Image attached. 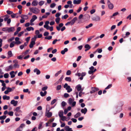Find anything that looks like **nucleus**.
I'll list each match as a JSON object with an SVG mask.
<instances>
[{
	"instance_id": "nucleus-52",
	"label": "nucleus",
	"mask_w": 131,
	"mask_h": 131,
	"mask_svg": "<svg viewBox=\"0 0 131 131\" xmlns=\"http://www.w3.org/2000/svg\"><path fill=\"white\" fill-rule=\"evenodd\" d=\"M69 17L68 15L67 14H66L62 17V19H67Z\"/></svg>"
},
{
	"instance_id": "nucleus-18",
	"label": "nucleus",
	"mask_w": 131,
	"mask_h": 131,
	"mask_svg": "<svg viewBox=\"0 0 131 131\" xmlns=\"http://www.w3.org/2000/svg\"><path fill=\"white\" fill-rule=\"evenodd\" d=\"M37 18V17L35 15H33L32 16V18L30 20V21L33 22Z\"/></svg>"
},
{
	"instance_id": "nucleus-53",
	"label": "nucleus",
	"mask_w": 131,
	"mask_h": 131,
	"mask_svg": "<svg viewBox=\"0 0 131 131\" xmlns=\"http://www.w3.org/2000/svg\"><path fill=\"white\" fill-rule=\"evenodd\" d=\"M18 14V13L16 14H12L11 15V16L13 18H14L16 17V15H17Z\"/></svg>"
},
{
	"instance_id": "nucleus-41",
	"label": "nucleus",
	"mask_w": 131,
	"mask_h": 131,
	"mask_svg": "<svg viewBox=\"0 0 131 131\" xmlns=\"http://www.w3.org/2000/svg\"><path fill=\"white\" fill-rule=\"evenodd\" d=\"M6 117V115H3V116H0V120H2L5 119Z\"/></svg>"
},
{
	"instance_id": "nucleus-11",
	"label": "nucleus",
	"mask_w": 131,
	"mask_h": 131,
	"mask_svg": "<svg viewBox=\"0 0 131 131\" xmlns=\"http://www.w3.org/2000/svg\"><path fill=\"white\" fill-rule=\"evenodd\" d=\"M90 17V16L88 14H86L84 15L83 17V18L84 19L87 20L89 19Z\"/></svg>"
},
{
	"instance_id": "nucleus-47",
	"label": "nucleus",
	"mask_w": 131,
	"mask_h": 131,
	"mask_svg": "<svg viewBox=\"0 0 131 131\" xmlns=\"http://www.w3.org/2000/svg\"><path fill=\"white\" fill-rule=\"evenodd\" d=\"M61 70H60V71H58L57 73L55 74V76L56 77L60 73H61Z\"/></svg>"
},
{
	"instance_id": "nucleus-1",
	"label": "nucleus",
	"mask_w": 131,
	"mask_h": 131,
	"mask_svg": "<svg viewBox=\"0 0 131 131\" xmlns=\"http://www.w3.org/2000/svg\"><path fill=\"white\" fill-rule=\"evenodd\" d=\"M30 12L35 14H37L40 12L39 10L36 7L31 8H30Z\"/></svg>"
},
{
	"instance_id": "nucleus-8",
	"label": "nucleus",
	"mask_w": 131,
	"mask_h": 131,
	"mask_svg": "<svg viewBox=\"0 0 131 131\" xmlns=\"http://www.w3.org/2000/svg\"><path fill=\"white\" fill-rule=\"evenodd\" d=\"M13 66L10 65L9 66L6 67L5 69V70L7 71H8L13 70Z\"/></svg>"
},
{
	"instance_id": "nucleus-61",
	"label": "nucleus",
	"mask_w": 131,
	"mask_h": 131,
	"mask_svg": "<svg viewBox=\"0 0 131 131\" xmlns=\"http://www.w3.org/2000/svg\"><path fill=\"white\" fill-rule=\"evenodd\" d=\"M44 27L45 28H46V29L47 30H48L49 29V28H50V26H49L48 25H44Z\"/></svg>"
},
{
	"instance_id": "nucleus-7",
	"label": "nucleus",
	"mask_w": 131,
	"mask_h": 131,
	"mask_svg": "<svg viewBox=\"0 0 131 131\" xmlns=\"http://www.w3.org/2000/svg\"><path fill=\"white\" fill-rule=\"evenodd\" d=\"M91 91H90V93L92 94L99 90V89L97 88L92 87L91 88Z\"/></svg>"
},
{
	"instance_id": "nucleus-21",
	"label": "nucleus",
	"mask_w": 131,
	"mask_h": 131,
	"mask_svg": "<svg viewBox=\"0 0 131 131\" xmlns=\"http://www.w3.org/2000/svg\"><path fill=\"white\" fill-rule=\"evenodd\" d=\"M38 4V2L36 0L33 1L32 3V5L33 6H37Z\"/></svg>"
},
{
	"instance_id": "nucleus-56",
	"label": "nucleus",
	"mask_w": 131,
	"mask_h": 131,
	"mask_svg": "<svg viewBox=\"0 0 131 131\" xmlns=\"http://www.w3.org/2000/svg\"><path fill=\"white\" fill-rule=\"evenodd\" d=\"M23 91L24 92L27 93L28 92L29 93H30V92H29V89H24Z\"/></svg>"
},
{
	"instance_id": "nucleus-5",
	"label": "nucleus",
	"mask_w": 131,
	"mask_h": 131,
	"mask_svg": "<svg viewBox=\"0 0 131 131\" xmlns=\"http://www.w3.org/2000/svg\"><path fill=\"white\" fill-rule=\"evenodd\" d=\"M92 20L95 21H100L101 20L100 17L97 16L92 17Z\"/></svg>"
},
{
	"instance_id": "nucleus-27",
	"label": "nucleus",
	"mask_w": 131,
	"mask_h": 131,
	"mask_svg": "<svg viewBox=\"0 0 131 131\" xmlns=\"http://www.w3.org/2000/svg\"><path fill=\"white\" fill-rule=\"evenodd\" d=\"M68 51V49L67 48H65L63 50L61 51V53L62 54H65V52H67Z\"/></svg>"
},
{
	"instance_id": "nucleus-31",
	"label": "nucleus",
	"mask_w": 131,
	"mask_h": 131,
	"mask_svg": "<svg viewBox=\"0 0 131 131\" xmlns=\"http://www.w3.org/2000/svg\"><path fill=\"white\" fill-rule=\"evenodd\" d=\"M15 44V41H13L10 43L9 45L10 47L11 48H12L14 46Z\"/></svg>"
},
{
	"instance_id": "nucleus-55",
	"label": "nucleus",
	"mask_w": 131,
	"mask_h": 131,
	"mask_svg": "<svg viewBox=\"0 0 131 131\" xmlns=\"http://www.w3.org/2000/svg\"><path fill=\"white\" fill-rule=\"evenodd\" d=\"M52 38V36H49L48 37H45V39H47L48 40H50Z\"/></svg>"
},
{
	"instance_id": "nucleus-42",
	"label": "nucleus",
	"mask_w": 131,
	"mask_h": 131,
	"mask_svg": "<svg viewBox=\"0 0 131 131\" xmlns=\"http://www.w3.org/2000/svg\"><path fill=\"white\" fill-rule=\"evenodd\" d=\"M9 74L8 73H6L4 74V76L5 78H8Z\"/></svg>"
},
{
	"instance_id": "nucleus-29",
	"label": "nucleus",
	"mask_w": 131,
	"mask_h": 131,
	"mask_svg": "<svg viewBox=\"0 0 131 131\" xmlns=\"http://www.w3.org/2000/svg\"><path fill=\"white\" fill-rule=\"evenodd\" d=\"M63 112L62 111H60L58 113L59 116L60 117L63 116Z\"/></svg>"
},
{
	"instance_id": "nucleus-39",
	"label": "nucleus",
	"mask_w": 131,
	"mask_h": 131,
	"mask_svg": "<svg viewBox=\"0 0 131 131\" xmlns=\"http://www.w3.org/2000/svg\"><path fill=\"white\" fill-rule=\"evenodd\" d=\"M118 14H119V13L118 12H116L115 13H114L113 14L112 16H111V18H112L113 17L117 16Z\"/></svg>"
},
{
	"instance_id": "nucleus-34",
	"label": "nucleus",
	"mask_w": 131,
	"mask_h": 131,
	"mask_svg": "<svg viewBox=\"0 0 131 131\" xmlns=\"http://www.w3.org/2000/svg\"><path fill=\"white\" fill-rule=\"evenodd\" d=\"M81 116V113L80 112H78L76 114L74 115V117L75 118H77Z\"/></svg>"
},
{
	"instance_id": "nucleus-50",
	"label": "nucleus",
	"mask_w": 131,
	"mask_h": 131,
	"mask_svg": "<svg viewBox=\"0 0 131 131\" xmlns=\"http://www.w3.org/2000/svg\"><path fill=\"white\" fill-rule=\"evenodd\" d=\"M57 101V100L56 99H54L51 102V104L52 105L55 103Z\"/></svg>"
},
{
	"instance_id": "nucleus-10",
	"label": "nucleus",
	"mask_w": 131,
	"mask_h": 131,
	"mask_svg": "<svg viewBox=\"0 0 131 131\" xmlns=\"http://www.w3.org/2000/svg\"><path fill=\"white\" fill-rule=\"evenodd\" d=\"M19 38L18 37H16L15 38V40L16 41L15 42V44L17 45H19L21 43V42L19 40Z\"/></svg>"
},
{
	"instance_id": "nucleus-20",
	"label": "nucleus",
	"mask_w": 131,
	"mask_h": 131,
	"mask_svg": "<svg viewBox=\"0 0 131 131\" xmlns=\"http://www.w3.org/2000/svg\"><path fill=\"white\" fill-rule=\"evenodd\" d=\"M87 111V110L86 108H84L82 109L81 110V112L83 113L84 114H85Z\"/></svg>"
},
{
	"instance_id": "nucleus-9",
	"label": "nucleus",
	"mask_w": 131,
	"mask_h": 131,
	"mask_svg": "<svg viewBox=\"0 0 131 131\" xmlns=\"http://www.w3.org/2000/svg\"><path fill=\"white\" fill-rule=\"evenodd\" d=\"M49 110H46L45 113L46 116L48 118L50 117L52 115V113L51 112H49Z\"/></svg>"
},
{
	"instance_id": "nucleus-40",
	"label": "nucleus",
	"mask_w": 131,
	"mask_h": 131,
	"mask_svg": "<svg viewBox=\"0 0 131 131\" xmlns=\"http://www.w3.org/2000/svg\"><path fill=\"white\" fill-rule=\"evenodd\" d=\"M60 20V18L59 17L55 19V21L57 24L59 23V21Z\"/></svg>"
},
{
	"instance_id": "nucleus-14",
	"label": "nucleus",
	"mask_w": 131,
	"mask_h": 131,
	"mask_svg": "<svg viewBox=\"0 0 131 131\" xmlns=\"http://www.w3.org/2000/svg\"><path fill=\"white\" fill-rule=\"evenodd\" d=\"M84 47L86 49L85 50V51H86L90 49L91 48V47L90 45L88 44L85 45L84 46Z\"/></svg>"
},
{
	"instance_id": "nucleus-25",
	"label": "nucleus",
	"mask_w": 131,
	"mask_h": 131,
	"mask_svg": "<svg viewBox=\"0 0 131 131\" xmlns=\"http://www.w3.org/2000/svg\"><path fill=\"white\" fill-rule=\"evenodd\" d=\"M14 71H12L9 73V74L11 76V78H13L15 77V75L14 74Z\"/></svg>"
},
{
	"instance_id": "nucleus-35",
	"label": "nucleus",
	"mask_w": 131,
	"mask_h": 131,
	"mask_svg": "<svg viewBox=\"0 0 131 131\" xmlns=\"http://www.w3.org/2000/svg\"><path fill=\"white\" fill-rule=\"evenodd\" d=\"M65 80L66 81L69 82H71V79L70 77H66L65 78Z\"/></svg>"
},
{
	"instance_id": "nucleus-19",
	"label": "nucleus",
	"mask_w": 131,
	"mask_h": 131,
	"mask_svg": "<svg viewBox=\"0 0 131 131\" xmlns=\"http://www.w3.org/2000/svg\"><path fill=\"white\" fill-rule=\"evenodd\" d=\"M81 0H74L73 1V3L74 4H79L81 2Z\"/></svg>"
},
{
	"instance_id": "nucleus-15",
	"label": "nucleus",
	"mask_w": 131,
	"mask_h": 131,
	"mask_svg": "<svg viewBox=\"0 0 131 131\" xmlns=\"http://www.w3.org/2000/svg\"><path fill=\"white\" fill-rule=\"evenodd\" d=\"M63 25L62 23H61L59 24L58 26L56 27V28L58 31H59L60 29V28L62 27Z\"/></svg>"
},
{
	"instance_id": "nucleus-4",
	"label": "nucleus",
	"mask_w": 131,
	"mask_h": 131,
	"mask_svg": "<svg viewBox=\"0 0 131 131\" xmlns=\"http://www.w3.org/2000/svg\"><path fill=\"white\" fill-rule=\"evenodd\" d=\"M74 100V99H72L71 98H69L68 100V103L70 105L72 104V107L74 106L76 104V102L74 101L73 102Z\"/></svg>"
},
{
	"instance_id": "nucleus-37",
	"label": "nucleus",
	"mask_w": 131,
	"mask_h": 131,
	"mask_svg": "<svg viewBox=\"0 0 131 131\" xmlns=\"http://www.w3.org/2000/svg\"><path fill=\"white\" fill-rule=\"evenodd\" d=\"M93 26V24L92 23H91L89 25L85 26V28L86 29H88L91 27Z\"/></svg>"
},
{
	"instance_id": "nucleus-3",
	"label": "nucleus",
	"mask_w": 131,
	"mask_h": 131,
	"mask_svg": "<svg viewBox=\"0 0 131 131\" xmlns=\"http://www.w3.org/2000/svg\"><path fill=\"white\" fill-rule=\"evenodd\" d=\"M63 87L67 90V92L68 93H70L72 91V89L71 88L70 86L68 85V84L67 83L65 84Z\"/></svg>"
},
{
	"instance_id": "nucleus-2",
	"label": "nucleus",
	"mask_w": 131,
	"mask_h": 131,
	"mask_svg": "<svg viewBox=\"0 0 131 131\" xmlns=\"http://www.w3.org/2000/svg\"><path fill=\"white\" fill-rule=\"evenodd\" d=\"M37 38V36H35L34 37L31 39V42L30 43L29 45L30 48H32L33 47L34 45L35 44V41L36 38Z\"/></svg>"
},
{
	"instance_id": "nucleus-45",
	"label": "nucleus",
	"mask_w": 131,
	"mask_h": 131,
	"mask_svg": "<svg viewBox=\"0 0 131 131\" xmlns=\"http://www.w3.org/2000/svg\"><path fill=\"white\" fill-rule=\"evenodd\" d=\"M48 87L47 86H44L43 87L42 89V91H45L48 89Z\"/></svg>"
},
{
	"instance_id": "nucleus-62",
	"label": "nucleus",
	"mask_w": 131,
	"mask_h": 131,
	"mask_svg": "<svg viewBox=\"0 0 131 131\" xmlns=\"http://www.w3.org/2000/svg\"><path fill=\"white\" fill-rule=\"evenodd\" d=\"M14 37H12L9 39L8 40V42H10V41H12V40H14Z\"/></svg>"
},
{
	"instance_id": "nucleus-36",
	"label": "nucleus",
	"mask_w": 131,
	"mask_h": 131,
	"mask_svg": "<svg viewBox=\"0 0 131 131\" xmlns=\"http://www.w3.org/2000/svg\"><path fill=\"white\" fill-rule=\"evenodd\" d=\"M25 126V125L24 124H20V126L19 127H18L20 129H21V130H22L23 129V128Z\"/></svg>"
},
{
	"instance_id": "nucleus-13",
	"label": "nucleus",
	"mask_w": 131,
	"mask_h": 131,
	"mask_svg": "<svg viewBox=\"0 0 131 131\" xmlns=\"http://www.w3.org/2000/svg\"><path fill=\"white\" fill-rule=\"evenodd\" d=\"M18 102L17 101H15L14 100H12L11 101L10 103L12 104L14 106H16L17 105Z\"/></svg>"
},
{
	"instance_id": "nucleus-57",
	"label": "nucleus",
	"mask_w": 131,
	"mask_h": 131,
	"mask_svg": "<svg viewBox=\"0 0 131 131\" xmlns=\"http://www.w3.org/2000/svg\"><path fill=\"white\" fill-rule=\"evenodd\" d=\"M7 13L9 15L12 14L13 13V12L10 10H8L6 11Z\"/></svg>"
},
{
	"instance_id": "nucleus-23",
	"label": "nucleus",
	"mask_w": 131,
	"mask_h": 131,
	"mask_svg": "<svg viewBox=\"0 0 131 131\" xmlns=\"http://www.w3.org/2000/svg\"><path fill=\"white\" fill-rule=\"evenodd\" d=\"M21 17L22 19H27L28 18V16L26 15H22L21 16Z\"/></svg>"
},
{
	"instance_id": "nucleus-49",
	"label": "nucleus",
	"mask_w": 131,
	"mask_h": 131,
	"mask_svg": "<svg viewBox=\"0 0 131 131\" xmlns=\"http://www.w3.org/2000/svg\"><path fill=\"white\" fill-rule=\"evenodd\" d=\"M112 86V84H110L105 89V90H107L108 89H109L110 88H111Z\"/></svg>"
},
{
	"instance_id": "nucleus-58",
	"label": "nucleus",
	"mask_w": 131,
	"mask_h": 131,
	"mask_svg": "<svg viewBox=\"0 0 131 131\" xmlns=\"http://www.w3.org/2000/svg\"><path fill=\"white\" fill-rule=\"evenodd\" d=\"M44 2L43 1H40L39 3V5L40 6H42L44 3Z\"/></svg>"
},
{
	"instance_id": "nucleus-43",
	"label": "nucleus",
	"mask_w": 131,
	"mask_h": 131,
	"mask_svg": "<svg viewBox=\"0 0 131 131\" xmlns=\"http://www.w3.org/2000/svg\"><path fill=\"white\" fill-rule=\"evenodd\" d=\"M20 108V107H17L16 108L15 110L17 112H21V110H19Z\"/></svg>"
},
{
	"instance_id": "nucleus-38",
	"label": "nucleus",
	"mask_w": 131,
	"mask_h": 131,
	"mask_svg": "<svg viewBox=\"0 0 131 131\" xmlns=\"http://www.w3.org/2000/svg\"><path fill=\"white\" fill-rule=\"evenodd\" d=\"M8 54L9 57H11L13 56L12 53L11 51H9L8 52Z\"/></svg>"
},
{
	"instance_id": "nucleus-30",
	"label": "nucleus",
	"mask_w": 131,
	"mask_h": 131,
	"mask_svg": "<svg viewBox=\"0 0 131 131\" xmlns=\"http://www.w3.org/2000/svg\"><path fill=\"white\" fill-rule=\"evenodd\" d=\"M13 68H18L19 67V65L18 64V63H14L13 65Z\"/></svg>"
},
{
	"instance_id": "nucleus-33",
	"label": "nucleus",
	"mask_w": 131,
	"mask_h": 131,
	"mask_svg": "<svg viewBox=\"0 0 131 131\" xmlns=\"http://www.w3.org/2000/svg\"><path fill=\"white\" fill-rule=\"evenodd\" d=\"M26 30L28 31H30L31 30H34V28L33 27H30L27 28Z\"/></svg>"
},
{
	"instance_id": "nucleus-17",
	"label": "nucleus",
	"mask_w": 131,
	"mask_h": 131,
	"mask_svg": "<svg viewBox=\"0 0 131 131\" xmlns=\"http://www.w3.org/2000/svg\"><path fill=\"white\" fill-rule=\"evenodd\" d=\"M34 72H36L37 74L39 75L40 74L41 72L40 70L38 69L37 68H35L34 70Z\"/></svg>"
},
{
	"instance_id": "nucleus-60",
	"label": "nucleus",
	"mask_w": 131,
	"mask_h": 131,
	"mask_svg": "<svg viewBox=\"0 0 131 131\" xmlns=\"http://www.w3.org/2000/svg\"><path fill=\"white\" fill-rule=\"evenodd\" d=\"M61 120L63 121H64L66 120V117L64 116H62V117H61Z\"/></svg>"
},
{
	"instance_id": "nucleus-28",
	"label": "nucleus",
	"mask_w": 131,
	"mask_h": 131,
	"mask_svg": "<svg viewBox=\"0 0 131 131\" xmlns=\"http://www.w3.org/2000/svg\"><path fill=\"white\" fill-rule=\"evenodd\" d=\"M77 89V90L78 91H79L80 90H81V86L80 84L78 85L76 87Z\"/></svg>"
},
{
	"instance_id": "nucleus-26",
	"label": "nucleus",
	"mask_w": 131,
	"mask_h": 131,
	"mask_svg": "<svg viewBox=\"0 0 131 131\" xmlns=\"http://www.w3.org/2000/svg\"><path fill=\"white\" fill-rule=\"evenodd\" d=\"M14 27L8 28V32L13 31L14 30Z\"/></svg>"
},
{
	"instance_id": "nucleus-22",
	"label": "nucleus",
	"mask_w": 131,
	"mask_h": 131,
	"mask_svg": "<svg viewBox=\"0 0 131 131\" xmlns=\"http://www.w3.org/2000/svg\"><path fill=\"white\" fill-rule=\"evenodd\" d=\"M86 74L85 72H82L81 74V77L79 78V79L81 80H82L83 79V77Z\"/></svg>"
},
{
	"instance_id": "nucleus-6",
	"label": "nucleus",
	"mask_w": 131,
	"mask_h": 131,
	"mask_svg": "<svg viewBox=\"0 0 131 131\" xmlns=\"http://www.w3.org/2000/svg\"><path fill=\"white\" fill-rule=\"evenodd\" d=\"M107 3L109 8L110 9H113L114 7L113 5L111 3L109 0H108Z\"/></svg>"
},
{
	"instance_id": "nucleus-16",
	"label": "nucleus",
	"mask_w": 131,
	"mask_h": 131,
	"mask_svg": "<svg viewBox=\"0 0 131 131\" xmlns=\"http://www.w3.org/2000/svg\"><path fill=\"white\" fill-rule=\"evenodd\" d=\"M77 17H74L71 21V25H73L77 20Z\"/></svg>"
},
{
	"instance_id": "nucleus-54",
	"label": "nucleus",
	"mask_w": 131,
	"mask_h": 131,
	"mask_svg": "<svg viewBox=\"0 0 131 131\" xmlns=\"http://www.w3.org/2000/svg\"><path fill=\"white\" fill-rule=\"evenodd\" d=\"M7 90L9 92H10L12 91H13V90H12V89L11 88H10L9 87H7Z\"/></svg>"
},
{
	"instance_id": "nucleus-48",
	"label": "nucleus",
	"mask_w": 131,
	"mask_h": 131,
	"mask_svg": "<svg viewBox=\"0 0 131 131\" xmlns=\"http://www.w3.org/2000/svg\"><path fill=\"white\" fill-rule=\"evenodd\" d=\"M13 112L12 111H11L9 112L8 113V114L9 115V116H12L13 115Z\"/></svg>"
},
{
	"instance_id": "nucleus-24",
	"label": "nucleus",
	"mask_w": 131,
	"mask_h": 131,
	"mask_svg": "<svg viewBox=\"0 0 131 131\" xmlns=\"http://www.w3.org/2000/svg\"><path fill=\"white\" fill-rule=\"evenodd\" d=\"M3 98L4 100H9L10 97L9 96H7L6 95H4L3 96Z\"/></svg>"
},
{
	"instance_id": "nucleus-32",
	"label": "nucleus",
	"mask_w": 131,
	"mask_h": 131,
	"mask_svg": "<svg viewBox=\"0 0 131 131\" xmlns=\"http://www.w3.org/2000/svg\"><path fill=\"white\" fill-rule=\"evenodd\" d=\"M67 3L68 5H70V7L71 8L72 7L73 5L72 4V2L70 1H69L67 2Z\"/></svg>"
},
{
	"instance_id": "nucleus-44",
	"label": "nucleus",
	"mask_w": 131,
	"mask_h": 131,
	"mask_svg": "<svg viewBox=\"0 0 131 131\" xmlns=\"http://www.w3.org/2000/svg\"><path fill=\"white\" fill-rule=\"evenodd\" d=\"M24 31L20 32L18 34V36L19 37H20L24 33Z\"/></svg>"
},
{
	"instance_id": "nucleus-59",
	"label": "nucleus",
	"mask_w": 131,
	"mask_h": 131,
	"mask_svg": "<svg viewBox=\"0 0 131 131\" xmlns=\"http://www.w3.org/2000/svg\"><path fill=\"white\" fill-rule=\"evenodd\" d=\"M66 103L64 101H62L61 103V105L62 106L64 107L66 105Z\"/></svg>"
},
{
	"instance_id": "nucleus-64",
	"label": "nucleus",
	"mask_w": 131,
	"mask_h": 131,
	"mask_svg": "<svg viewBox=\"0 0 131 131\" xmlns=\"http://www.w3.org/2000/svg\"><path fill=\"white\" fill-rule=\"evenodd\" d=\"M95 10L94 9L91 10L90 11V13L91 14H92L95 12Z\"/></svg>"
},
{
	"instance_id": "nucleus-46",
	"label": "nucleus",
	"mask_w": 131,
	"mask_h": 131,
	"mask_svg": "<svg viewBox=\"0 0 131 131\" xmlns=\"http://www.w3.org/2000/svg\"><path fill=\"white\" fill-rule=\"evenodd\" d=\"M61 85H59L57 86V90L58 91L60 90L61 88Z\"/></svg>"
},
{
	"instance_id": "nucleus-12",
	"label": "nucleus",
	"mask_w": 131,
	"mask_h": 131,
	"mask_svg": "<svg viewBox=\"0 0 131 131\" xmlns=\"http://www.w3.org/2000/svg\"><path fill=\"white\" fill-rule=\"evenodd\" d=\"M64 129L66 131H73L71 128H70L68 126H66L64 128Z\"/></svg>"
},
{
	"instance_id": "nucleus-51",
	"label": "nucleus",
	"mask_w": 131,
	"mask_h": 131,
	"mask_svg": "<svg viewBox=\"0 0 131 131\" xmlns=\"http://www.w3.org/2000/svg\"><path fill=\"white\" fill-rule=\"evenodd\" d=\"M56 4L55 3L51 4L50 5V7L51 8H54L56 6Z\"/></svg>"
},
{
	"instance_id": "nucleus-63",
	"label": "nucleus",
	"mask_w": 131,
	"mask_h": 131,
	"mask_svg": "<svg viewBox=\"0 0 131 131\" xmlns=\"http://www.w3.org/2000/svg\"><path fill=\"white\" fill-rule=\"evenodd\" d=\"M64 96L65 98H67L69 96V94L67 93H65L64 94Z\"/></svg>"
}]
</instances>
